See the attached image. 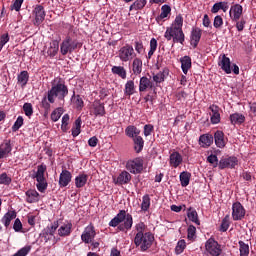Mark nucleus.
<instances>
[{"mask_svg":"<svg viewBox=\"0 0 256 256\" xmlns=\"http://www.w3.org/2000/svg\"><path fill=\"white\" fill-rule=\"evenodd\" d=\"M171 27H176L178 29H183V16L177 15L174 23H172Z\"/></svg>","mask_w":256,"mask_h":256,"instance_id":"obj_53","label":"nucleus"},{"mask_svg":"<svg viewBox=\"0 0 256 256\" xmlns=\"http://www.w3.org/2000/svg\"><path fill=\"white\" fill-rule=\"evenodd\" d=\"M92 111L96 117H103V115H105V106L99 101H94L92 104Z\"/></svg>","mask_w":256,"mask_h":256,"instance_id":"obj_23","label":"nucleus"},{"mask_svg":"<svg viewBox=\"0 0 256 256\" xmlns=\"http://www.w3.org/2000/svg\"><path fill=\"white\" fill-rule=\"evenodd\" d=\"M79 47H81L79 41L72 40L71 37L67 36L60 44V53L61 55H67L68 53H73Z\"/></svg>","mask_w":256,"mask_h":256,"instance_id":"obj_6","label":"nucleus"},{"mask_svg":"<svg viewBox=\"0 0 256 256\" xmlns=\"http://www.w3.org/2000/svg\"><path fill=\"white\" fill-rule=\"evenodd\" d=\"M11 144L9 142H4L0 145V159H5L9 157V153H11Z\"/></svg>","mask_w":256,"mask_h":256,"instance_id":"obj_31","label":"nucleus"},{"mask_svg":"<svg viewBox=\"0 0 256 256\" xmlns=\"http://www.w3.org/2000/svg\"><path fill=\"white\" fill-rule=\"evenodd\" d=\"M164 37L167 41H171V39H173L174 43H181V45H183L185 41L183 28H177L175 26L168 27L164 33Z\"/></svg>","mask_w":256,"mask_h":256,"instance_id":"obj_5","label":"nucleus"},{"mask_svg":"<svg viewBox=\"0 0 256 256\" xmlns=\"http://www.w3.org/2000/svg\"><path fill=\"white\" fill-rule=\"evenodd\" d=\"M47 172V166L41 164L37 167V171L34 174V179H36V187L40 193H45L47 191V179L45 178V173Z\"/></svg>","mask_w":256,"mask_h":256,"instance_id":"obj_4","label":"nucleus"},{"mask_svg":"<svg viewBox=\"0 0 256 256\" xmlns=\"http://www.w3.org/2000/svg\"><path fill=\"white\" fill-rule=\"evenodd\" d=\"M7 43H9V34H3L0 37V51L3 50V47H5V45H7Z\"/></svg>","mask_w":256,"mask_h":256,"instance_id":"obj_61","label":"nucleus"},{"mask_svg":"<svg viewBox=\"0 0 256 256\" xmlns=\"http://www.w3.org/2000/svg\"><path fill=\"white\" fill-rule=\"evenodd\" d=\"M223 11V13H227L229 10V2L223 1V2H217L215 3L211 8V13H219V11Z\"/></svg>","mask_w":256,"mask_h":256,"instance_id":"obj_21","label":"nucleus"},{"mask_svg":"<svg viewBox=\"0 0 256 256\" xmlns=\"http://www.w3.org/2000/svg\"><path fill=\"white\" fill-rule=\"evenodd\" d=\"M124 93L128 97H131V95H135V82L133 80L126 82Z\"/></svg>","mask_w":256,"mask_h":256,"instance_id":"obj_36","label":"nucleus"},{"mask_svg":"<svg viewBox=\"0 0 256 256\" xmlns=\"http://www.w3.org/2000/svg\"><path fill=\"white\" fill-rule=\"evenodd\" d=\"M218 65L227 75L231 74V60L227 56L222 55V57L219 58Z\"/></svg>","mask_w":256,"mask_h":256,"instance_id":"obj_19","label":"nucleus"},{"mask_svg":"<svg viewBox=\"0 0 256 256\" xmlns=\"http://www.w3.org/2000/svg\"><path fill=\"white\" fill-rule=\"evenodd\" d=\"M207 161L210 163V165H212V167H217V165H219V159L217 158V155L212 154L208 156Z\"/></svg>","mask_w":256,"mask_h":256,"instance_id":"obj_58","label":"nucleus"},{"mask_svg":"<svg viewBox=\"0 0 256 256\" xmlns=\"http://www.w3.org/2000/svg\"><path fill=\"white\" fill-rule=\"evenodd\" d=\"M213 27H215V29H221V27H223V17H221V15L215 16Z\"/></svg>","mask_w":256,"mask_h":256,"instance_id":"obj_56","label":"nucleus"},{"mask_svg":"<svg viewBox=\"0 0 256 256\" xmlns=\"http://www.w3.org/2000/svg\"><path fill=\"white\" fill-rule=\"evenodd\" d=\"M188 233V239H193L195 237V234L197 233V228L195 226L190 225L187 230Z\"/></svg>","mask_w":256,"mask_h":256,"instance_id":"obj_62","label":"nucleus"},{"mask_svg":"<svg viewBox=\"0 0 256 256\" xmlns=\"http://www.w3.org/2000/svg\"><path fill=\"white\" fill-rule=\"evenodd\" d=\"M153 241H155V237L150 232H145L144 234L136 233L134 238V244L136 247H139L141 251L150 249L151 245H153Z\"/></svg>","mask_w":256,"mask_h":256,"instance_id":"obj_3","label":"nucleus"},{"mask_svg":"<svg viewBox=\"0 0 256 256\" xmlns=\"http://www.w3.org/2000/svg\"><path fill=\"white\" fill-rule=\"evenodd\" d=\"M144 145H145V141H143V137L136 136L134 138V149L136 153H141V151H143Z\"/></svg>","mask_w":256,"mask_h":256,"instance_id":"obj_38","label":"nucleus"},{"mask_svg":"<svg viewBox=\"0 0 256 256\" xmlns=\"http://www.w3.org/2000/svg\"><path fill=\"white\" fill-rule=\"evenodd\" d=\"M148 87H151V80L147 77L140 78L139 91H147Z\"/></svg>","mask_w":256,"mask_h":256,"instance_id":"obj_42","label":"nucleus"},{"mask_svg":"<svg viewBox=\"0 0 256 256\" xmlns=\"http://www.w3.org/2000/svg\"><path fill=\"white\" fill-rule=\"evenodd\" d=\"M95 235H97V232H95V227H93V225H88L82 235H81V239L83 241V243L89 244V243H93V239H95Z\"/></svg>","mask_w":256,"mask_h":256,"instance_id":"obj_11","label":"nucleus"},{"mask_svg":"<svg viewBox=\"0 0 256 256\" xmlns=\"http://www.w3.org/2000/svg\"><path fill=\"white\" fill-rule=\"evenodd\" d=\"M110 227H117L119 231H130L133 227V216L125 210H120L119 213L109 222Z\"/></svg>","mask_w":256,"mask_h":256,"instance_id":"obj_1","label":"nucleus"},{"mask_svg":"<svg viewBox=\"0 0 256 256\" xmlns=\"http://www.w3.org/2000/svg\"><path fill=\"white\" fill-rule=\"evenodd\" d=\"M132 71L134 75H141V72L143 71V61L141 58H134L132 62Z\"/></svg>","mask_w":256,"mask_h":256,"instance_id":"obj_27","label":"nucleus"},{"mask_svg":"<svg viewBox=\"0 0 256 256\" xmlns=\"http://www.w3.org/2000/svg\"><path fill=\"white\" fill-rule=\"evenodd\" d=\"M17 217V213L15 211H8L1 219V223L6 227V229L11 225L13 219Z\"/></svg>","mask_w":256,"mask_h":256,"instance_id":"obj_24","label":"nucleus"},{"mask_svg":"<svg viewBox=\"0 0 256 256\" xmlns=\"http://www.w3.org/2000/svg\"><path fill=\"white\" fill-rule=\"evenodd\" d=\"M131 173H129L127 170H123L118 177L113 178V181L115 185H129L131 183Z\"/></svg>","mask_w":256,"mask_h":256,"instance_id":"obj_12","label":"nucleus"},{"mask_svg":"<svg viewBox=\"0 0 256 256\" xmlns=\"http://www.w3.org/2000/svg\"><path fill=\"white\" fill-rule=\"evenodd\" d=\"M185 247H187L185 240L178 241L177 246L175 248V252L177 253V255H181V253L185 251Z\"/></svg>","mask_w":256,"mask_h":256,"instance_id":"obj_52","label":"nucleus"},{"mask_svg":"<svg viewBox=\"0 0 256 256\" xmlns=\"http://www.w3.org/2000/svg\"><path fill=\"white\" fill-rule=\"evenodd\" d=\"M71 103L76 109H83V98L81 96L73 94Z\"/></svg>","mask_w":256,"mask_h":256,"instance_id":"obj_41","label":"nucleus"},{"mask_svg":"<svg viewBox=\"0 0 256 256\" xmlns=\"http://www.w3.org/2000/svg\"><path fill=\"white\" fill-rule=\"evenodd\" d=\"M72 177L73 176L71 175V172H69V170H63L60 173L59 186L60 187H67V185H69L71 183Z\"/></svg>","mask_w":256,"mask_h":256,"instance_id":"obj_18","label":"nucleus"},{"mask_svg":"<svg viewBox=\"0 0 256 256\" xmlns=\"http://www.w3.org/2000/svg\"><path fill=\"white\" fill-rule=\"evenodd\" d=\"M237 163H239L237 157L223 158L219 162V169H233L236 167Z\"/></svg>","mask_w":256,"mask_h":256,"instance_id":"obj_16","label":"nucleus"},{"mask_svg":"<svg viewBox=\"0 0 256 256\" xmlns=\"http://www.w3.org/2000/svg\"><path fill=\"white\" fill-rule=\"evenodd\" d=\"M214 141H215L216 147H219L220 149H223V147H225V134H223V131L215 132Z\"/></svg>","mask_w":256,"mask_h":256,"instance_id":"obj_26","label":"nucleus"},{"mask_svg":"<svg viewBox=\"0 0 256 256\" xmlns=\"http://www.w3.org/2000/svg\"><path fill=\"white\" fill-rule=\"evenodd\" d=\"M165 75H169L168 70H164L163 72H159L156 75H154L153 81H155V83H163V81H165Z\"/></svg>","mask_w":256,"mask_h":256,"instance_id":"obj_48","label":"nucleus"},{"mask_svg":"<svg viewBox=\"0 0 256 256\" xmlns=\"http://www.w3.org/2000/svg\"><path fill=\"white\" fill-rule=\"evenodd\" d=\"M27 203H37L39 201V193L37 190H28L26 192Z\"/></svg>","mask_w":256,"mask_h":256,"instance_id":"obj_33","label":"nucleus"},{"mask_svg":"<svg viewBox=\"0 0 256 256\" xmlns=\"http://www.w3.org/2000/svg\"><path fill=\"white\" fill-rule=\"evenodd\" d=\"M180 63L184 75H187V73H189V69H191V57L184 56L180 58Z\"/></svg>","mask_w":256,"mask_h":256,"instance_id":"obj_28","label":"nucleus"},{"mask_svg":"<svg viewBox=\"0 0 256 256\" xmlns=\"http://www.w3.org/2000/svg\"><path fill=\"white\" fill-rule=\"evenodd\" d=\"M135 229L137 233H140L141 235H145V230L147 229V225L143 222H139L138 224L135 225Z\"/></svg>","mask_w":256,"mask_h":256,"instance_id":"obj_59","label":"nucleus"},{"mask_svg":"<svg viewBox=\"0 0 256 256\" xmlns=\"http://www.w3.org/2000/svg\"><path fill=\"white\" fill-rule=\"evenodd\" d=\"M72 229L73 223H71L70 221H65L61 223L58 227L59 237H69V235H71Z\"/></svg>","mask_w":256,"mask_h":256,"instance_id":"obj_14","label":"nucleus"},{"mask_svg":"<svg viewBox=\"0 0 256 256\" xmlns=\"http://www.w3.org/2000/svg\"><path fill=\"white\" fill-rule=\"evenodd\" d=\"M118 57L122 63H127L134 59L135 49H133V46L126 44L118 50Z\"/></svg>","mask_w":256,"mask_h":256,"instance_id":"obj_7","label":"nucleus"},{"mask_svg":"<svg viewBox=\"0 0 256 256\" xmlns=\"http://www.w3.org/2000/svg\"><path fill=\"white\" fill-rule=\"evenodd\" d=\"M112 73H114V75H118L121 79H127V71L122 66L112 67Z\"/></svg>","mask_w":256,"mask_h":256,"instance_id":"obj_39","label":"nucleus"},{"mask_svg":"<svg viewBox=\"0 0 256 256\" xmlns=\"http://www.w3.org/2000/svg\"><path fill=\"white\" fill-rule=\"evenodd\" d=\"M210 111L212 112L211 114V123L213 125H217V123L221 122V114H219V106L217 105H211L210 106Z\"/></svg>","mask_w":256,"mask_h":256,"instance_id":"obj_22","label":"nucleus"},{"mask_svg":"<svg viewBox=\"0 0 256 256\" xmlns=\"http://www.w3.org/2000/svg\"><path fill=\"white\" fill-rule=\"evenodd\" d=\"M243 15V6L240 4H234L230 7L229 17L232 21H239Z\"/></svg>","mask_w":256,"mask_h":256,"instance_id":"obj_15","label":"nucleus"},{"mask_svg":"<svg viewBox=\"0 0 256 256\" xmlns=\"http://www.w3.org/2000/svg\"><path fill=\"white\" fill-rule=\"evenodd\" d=\"M229 225H230V218H229V215H227L223 220H222V223H221V231L225 232L227 231V229H229Z\"/></svg>","mask_w":256,"mask_h":256,"instance_id":"obj_60","label":"nucleus"},{"mask_svg":"<svg viewBox=\"0 0 256 256\" xmlns=\"http://www.w3.org/2000/svg\"><path fill=\"white\" fill-rule=\"evenodd\" d=\"M149 207H151V198L149 195H144L142 198L141 209L142 211H149Z\"/></svg>","mask_w":256,"mask_h":256,"instance_id":"obj_47","label":"nucleus"},{"mask_svg":"<svg viewBox=\"0 0 256 256\" xmlns=\"http://www.w3.org/2000/svg\"><path fill=\"white\" fill-rule=\"evenodd\" d=\"M69 125V114H65L62 117V125H61V129L62 131L66 132L69 128L67 127Z\"/></svg>","mask_w":256,"mask_h":256,"instance_id":"obj_57","label":"nucleus"},{"mask_svg":"<svg viewBox=\"0 0 256 256\" xmlns=\"http://www.w3.org/2000/svg\"><path fill=\"white\" fill-rule=\"evenodd\" d=\"M230 122L232 125H242V123H245V115L237 112L234 114H231Z\"/></svg>","mask_w":256,"mask_h":256,"instance_id":"obj_30","label":"nucleus"},{"mask_svg":"<svg viewBox=\"0 0 256 256\" xmlns=\"http://www.w3.org/2000/svg\"><path fill=\"white\" fill-rule=\"evenodd\" d=\"M206 252L211 256H220L221 255V246L215 239L210 238L206 241L205 244Z\"/></svg>","mask_w":256,"mask_h":256,"instance_id":"obj_9","label":"nucleus"},{"mask_svg":"<svg viewBox=\"0 0 256 256\" xmlns=\"http://www.w3.org/2000/svg\"><path fill=\"white\" fill-rule=\"evenodd\" d=\"M63 115V108H56L52 113H51V119L56 123V121H59L61 119V116Z\"/></svg>","mask_w":256,"mask_h":256,"instance_id":"obj_49","label":"nucleus"},{"mask_svg":"<svg viewBox=\"0 0 256 256\" xmlns=\"http://www.w3.org/2000/svg\"><path fill=\"white\" fill-rule=\"evenodd\" d=\"M0 185H11V178L7 173L0 174Z\"/></svg>","mask_w":256,"mask_h":256,"instance_id":"obj_55","label":"nucleus"},{"mask_svg":"<svg viewBox=\"0 0 256 256\" xmlns=\"http://www.w3.org/2000/svg\"><path fill=\"white\" fill-rule=\"evenodd\" d=\"M34 25H41L45 21V9L41 5H37L33 10Z\"/></svg>","mask_w":256,"mask_h":256,"instance_id":"obj_13","label":"nucleus"},{"mask_svg":"<svg viewBox=\"0 0 256 256\" xmlns=\"http://www.w3.org/2000/svg\"><path fill=\"white\" fill-rule=\"evenodd\" d=\"M89 178V176H87V174H79L78 176H76L75 178V185L78 189H81V187H85V185H87V179Z\"/></svg>","mask_w":256,"mask_h":256,"instance_id":"obj_34","label":"nucleus"},{"mask_svg":"<svg viewBox=\"0 0 256 256\" xmlns=\"http://www.w3.org/2000/svg\"><path fill=\"white\" fill-rule=\"evenodd\" d=\"M21 5H23V0H15L11 9H14V11H21Z\"/></svg>","mask_w":256,"mask_h":256,"instance_id":"obj_64","label":"nucleus"},{"mask_svg":"<svg viewBox=\"0 0 256 256\" xmlns=\"http://www.w3.org/2000/svg\"><path fill=\"white\" fill-rule=\"evenodd\" d=\"M134 49L138 55H143L145 53V47L143 46V42L135 41L134 42Z\"/></svg>","mask_w":256,"mask_h":256,"instance_id":"obj_51","label":"nucleus"},{"mask_svg":"<svg viewBox=\"0 0 256 256\" xmlns=\"http://www.w3.org/2000/svg\"><path fill=\"white\" fill-rule=\"evenodd\" d=\"M23 111L26 117H31L33 115V105L31 103H25L23 105Z\"/></svg>","mask_w":256,"mask_h":256,"instance_id":"obj_54","label":"nucleus"},{"mask_svg":"<svg viewBox=\"0 0 256 256\" xmlns=\"http://www.w3.org/2000/svg\"><path fill=\"white\" fill-rule=\"evenodd\" d=\"M199 41H201V29L194 28L191 33V45L197 47Z\"/></svg>","mask_w":256,"mask_h":256,"instance_id":"obj_29","label":"nucleus"},{"mask_svg":"<svg viewBox=\"0 0 256 256\" xmlns=\"http://www.w3.org/2000/svg\"><path fill=\"white\" fill-rule=\"evenodd\" d=\"M187 217L189 221H192V223H195V225H201V222L199 221V215L197 214L196 209L189 208L187 210Z\"/></svg>","mask_w":256,"mask_h":256,"instance_id":"obj_32","label":"nucleus"},{"mask_svg":"<svg viewBox=\"0 0 256 256\" xmlns=\"http://www.w3.org/2000/svg\"><path fill=\"white\" fill-rule=\"evenodd\" d=\"M58 52H59V42L53 41L50 45V48L47 51V54L50 57H55V55H57Z\"/></svg>","mask_w":256,"mask_h":256,"instance_id":"obj_44","label":"nucleus"},{"mask_svg":"<svg viewBox=\"0 0 256 256\" xmlns=\"http://www.w3.org/2000/svg\"><path fill=\"white\" fill-rule=\"evenodd\" d=\"M245 207L241 202H235L232 204V219L234 221H241L245 217Z\"/></svg>","mask_w":256,"mask_h":256,"instance_id":"obj_10","label":"nucleus"},{"mask_svg":"<svg viewBox=\"0 0 256 256\" xmlns=\"http://www.w3.org/2000/svg\"><path fill=\"white\" fill-rule=\"evenodd\" d=\"M69 94V89H67V86H65V83L61 82L59 80H54L52 83V88L48 91V101L49 103H55V98L59 99L60 101H63L65 97Z\"/></svg>","mask_w":256,"mask_h":256,"instance_id":"obj_2","label":"nucleus"},{"mask_svg":"<svg viewBox=\"0 0 256 256\" xmlns=\"http://www.w3.org/2000/svg\"><path fill=\"white\" fill-rule=\"evenodd\" d=\"M125 133L127 137H138L139 133H141V130L137 129L135 126H128L125 130Z\"/></svg>","mask_w":256,"mask_h":256,"instance_id":"obj_43","label":"nucleus"},{"mask_svg":"<svg viewBox=\"0 0 256 256\" xmlns=\"http://www.w3.org/2000/svg\"><path fill=\"white\" fill-rule=\"evenodd\" d=\"M180 183L183 187H187L191 181V173L183 171L179 176Z\"/></svg>","mask_w":256,"mask_h":256,"instance_id":"obj_37","label":"nucleus"},{"mask_svg":"<svg viewBox=\"0 0 256 256\" xmlns=\"http://www.w3.org/2000/svg\"><path fill=\"white\" fill-rule=\"evenodd\" d=\"M181 163H183V156L179 152H173L170 154V167L177 169Z\"/></svg>","mask_w":256,"mask_h":256,"instance_id":"obj_20","label":"nucleus"},{"mask_svg":"<svg viewBox=\"0 0 256 256\" xmlns=\"http://www.w3.org/2000/svg\"><path fill=\"white\" fill-rule=\"evenodd\" d=\"M126 169L132 175H138L143 171V158H134L126 162Z\"/></svg>","mask_w":256,"mask_h":256,"instance_id":"obj_8","label":"nucleus"},{"mask_svg":"<svg viewBox=\"0 0 256 256\" xmlns=\"http://www.w3.org/2000/svg\"><path fill=\"white\" fill-rule=\"evenodd\" d=\"M28 81H29V73L27 71H22L18 75V83L22 85V87H25Z\"/></svg>","mask_w":256,"mask_h":256,"instance_id":"obj_45","label":"nucleus"},{"mask_svg":"<svg viewBox=\"0 0 256 256\" xmlns=\"http://www.w3.org/2000/svg\"><path fill=\"white\" fill-rule=\"evenodd\" d=\"M57 227H59V225L54 223L51 226L46 227L42 231L41 236L44 237L46 243L47 241H51V239H53V235H55V231H57Z\"/></svg>","mask_w":256,"mask_h":256,"instance_id":"obj_17","label":"nucleus"},{"mask_svg":"<svg viewBox=\"0 0 256 256\" xmlns=\"http://www.w3.org/2000/svg\"><path fill=\"white\" fill-rule=\"evenodd\" d=\"M147 5V0H136L129 8V11H139Z\"/></svg>","mask_w":256,"mask_h":256,"instance_id":"obj_40","label":"nucleus"},{"mask_svg":"<svg viewBox=\"0 0 256 256\" xmlns=\"http://www.w3.org/2000/svg\"><path fill=\"white\" fill-rule=\"evenodd\" d=\"M169 15H171V6L165 4L161 7V13L160 15L156 18V21L158 23H161V21H165V19H167V17H169Z\"/></svg>","mask_w":256,"mask_h":256,"instance_id":"obj_25","label":"nucleus"},{"mask_svg":"<svg viewBox=\"0 0 256 256\" xmlns=\"http://www.w3.org/2000/svg\"><path fill=\"white\" fill-rule=\"evenodd\" d=\"M240 247V256H249V244H246L243 241L239 242Z\"/></svg>","mask_w":256,"mask_h":256,"instance_id":"obj_50","label":"nucleus"},{"mask_svg":"<svg viewBox=\"0 0 256 256\" xmlns=\"http://www.w3.org/2000/svg\"><path fill=\"white\" fill-rule=\"evenodd\" d=\"M199 141L202 147H211V145H213V136L209 134H204L200 136Z\"/></svg>","mask_w":256,"mask_h":256,"instance_id":"obj_35","label":"nucleus"},{"mask_svg":"<svg viewBox=\"0 0 256 256\" xmlns=\"http://www.w3.org/2000/svg\"><path fill=\"white\" fill-rule=\"evenodd\" d=\"M21 127H23V117L19 116L13 125V129L17 131L18 129H21Z\"/></svg>","mask_w":256,"mask_h":256,"instance_id":"obj_63","label":"nucleus"},{"mask_svg":"<svg viewBox=\"0 0 256 256\" xmlns=\"http://www.w3.org/2000/svg\"><path fill=\"white\" fill-rule=\"evenodd\" d=\"M81 133V118L76 119L74 126L72 128V136L78 137Z\"/></svg>","mask_w":256,"mask_h":256,"instance_id":"obj_46","label":"nucleus"}]
</instances>
